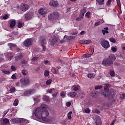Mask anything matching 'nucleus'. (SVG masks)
<instances>
[{
    "instance_id": "1",
    "label": "nucleus",
    "mask_w": 125,
    "mask_h": 125,
    "mask_svg": "<svg viewBox=\"0 0 125 125\" xmlns=\"http://www.w3.org/2000/svg\"><path fill=\"white\" fill-rule=\"evenodd\" d=\"M46 107L47 106L45 104H42L41 107L35 109L34 115L37 119L42 120V122L47 124H51L52 122L55 121V119L54 117L49 116V113L46 110Z\"/></svg>"
},
{
    "instance_id": "2",
    "label": "nucleus",
    "mask_w": 125,
    "mask_h": 125,
    "mask_svg": "<svg viewBox=\"0 0 125 125\" xmlns=\"http://www.w3.org/2000/svg\"><path fill=\"white\" fill-rule=\"evenodd\" d=\"M101 95H103L104 98H107L109 100L113 99L115 96L114 91L110 90L107 85L104 87V91L101 93Z\"/></svg>"
},
{
    "instance_id": "3",
    "label": "nucleus",
    "mask_w": 125,
    "mask_h": 125,
    "mask_svg": "<svg viewBox=\"0 0 125 125\" xmlns=\"http://www.w3.org/2000/svg\"><path fill=\"white\" fill-rule=\"evenodd\" d=\"M116 60V56L111 54L107 59H104L102 62L104 66H111L114 64V61Z\"/></svg>"
},
{
    "instance_id": "4",
    "label": "nucleus",
    "mask_w": 125,
    "mask_h": 125,
    "mask_svg": "<svg viewBox=\"0 0 125 125\" xmlns=\"http://www.w3.org/2000/svg\"><path fill=\"white\" fill-rule=\"evenodd\" d=\"M11 123L15 124H20L21 123H25V124H29L30 121L29 120L23 119V118H14L11 120Z\"/></svg>"
},
{
    "instance_id": "5",
    "label": "nucleus",
    "mask_w": 125,
    "mask_h": 125,
    "mask_svg": "<svg viewBox=\"0 0 125 125\" xmlns=\"http://www.w3.org/2000/svg\"><path fill=\"white\" fill-rule=\"evenodd\" d=\"M101 44L104 48L107 49L110 47V43H109V42L107 40H105L104 39H103L101 41Z\"/></svg>"
},
{
    "instance_id": "6",
    "label": "nucleus",
    "mask_w": 125,
    "mask_h": 125,
    "mask_svg": "<svg viewBox=\"0 0 125 125\" xmlns=\"http://www.w3.org/2000/svg\"><path fill=\"white\" fill-rule=\"evenodd\" d=\"M49 41L51 45L53 46L56 43V42H57L58 38H57L55 36H53Z\"/></svg>"
},
{
    "instance_id": "7",
    "label": "nucleus",
    "mask_w": 125,
    "mask_h": 125,
    "mask_svg": "<svg viewBox=\"0 0 125 125\" xmlns=\"http://www.w3.org/2000/svg\"><path fill=\"white\" fill-rule=\"evenodd\" d=\"M58 17L59 16L57 13H52L48 16V19H49V20H52V19H57Z\"/></svg>"
},
{
    "instance_id": "8",
    "label": "nucleus",
    "mask_w": 125,
    "mask_h": 125,
    "mask_svg": "<svg viewBox=\"0 0 125 125\" xmlns=\"http://www.w3.org/2000/svg\"><path fill=\"white\" fill-rule=\"evenodd\" d=\"M40 42L42 48V51H45L46 48L45 47V46H44V44H46V39H45V38H42Z\"/></svg>"
},
{
    "instance_id": "9",
    "label": "nucleus",
    "mask_w": 125,
    "mask_h": 125,
    "mask_svg": "<svg viewBox=\"0 0 125 125\" xmlns=\"http://www.w3.org/2000/svg\"><path fill=\"white\" fill-rule=\"evenodd\" d=\"M29 78L25 77L20 80V83L23 84V85H27L29 84Z\"/></svg>"
},
{
    "instance_id": "10",
    "label": "nucleus",
    "mask_w": 125,
    "mask_h": 125,
    "mask_svg": "<svg viewBox=\"0 0 125 125\" xmlns=\"http://www.w3.org/2000/svg\"><path fill=\"white\" fill-rule=\"evenodd\" d=\"M23 43L24 46L28 47V46H30L32 44V40L31 39H27L23 42Z\"/></svg>"
},
{
    "instance_id": "11",
    "label": "nucleus",
    "mask_w": 125,
    "mask_h": 125,
    "mask_svg": "<svg viewBox=\"0 0 125 125\" xmlns=\"http://www.w3.org/2000/svg\"><path fill=\"white\" fill-rule=\"evenodd\" d=\"M35 92H36V90L35 89L28 90L25 91L23 94L24 96H29V95H31V94H34Z\"/></svg>"
},
{
    "instance_id": "12",
    "label": "nucleus",
    "mask_w": 125,
    "mask_h": 125,
    "mask_svg": "<svg viewBox=\"0 0 125 125\" xmlns=\"http://www.w3.org/2000/svg\"><path fill=\"white\" fill-rule=\"evenodd\" d=\"M38 12L41 15H45L47 13L46 9L41 8L38 10Z\"/></svg>"
},
{
    "instance_id": "13",
    "label": "nucleus",
    "mask_w": 125,
    "mask_h": 125,
    "mask_svg": "<svg viewBox=\"0 0 125 125\" xmlns=\"http://www.w3.org/2000/svg\"><path fill=\"white\" fill-rule=\"evenodd\" d=\"M49 5L51 6H54L56 7L58 5V2L54 1V0H51L50 2L49 3Z\"/></svg>"
},
{
    "instance_id": "14",
    "label": "nucleus",
    "mask_w": 125,
    "mask_h": 125,
    "mask_svg": "<svg viewBox=\"0 0 125 125\" xmlns=\"http://www.w3.org/2000/svg\"><path fill=\"white\" fill-rule=\"evenodd\" d=\"M21 5L22 11H26V10H28L29 6L27 5V4L22 3Z\"/></svg>"
},
{
    "instance_id": "15",
    "label": "nucleus",
    "mask_w": 125,
    "mask_h": 125,
    "mask_svg": "<svg viewBox=\"0 0 125 125\" xmlns=\"http://www.w3.org/2000/svg\"><path fill=\"white\" fill-rule=\"evenodd\" d=\"M23 58V54L22 53H20L18 55L16 56L15 58V61H19L20 59Z\"/></svg>"
},
{
    "instance_id": "16",
    "label": "nucleus",
    "mask_w": 125,
    "mask_h": 125,
    "mask_svg": "<svg viewBox=\"0 0 125 125\" xmlns=\"http://www.w3.org/2000/svg\"><path fill=\"white\" fill-rule=\"evenodd\" d=\"M109 28L104 27V29L102 30V32L103 33V35H106V34H109Z\"/></svg>"
},
{
    "instance_id": "17",
    "label": "nucleus",
    "mask_w": 125,
    "mask_h": 125,
    "mask_svg": "<svg viewBox=\"0 0 125 125\" xmlns=\"http://www.w3.org/2000/svg\"><path fill=\"white\" fill-rule=\"evenodd\" d=\"M69 97H71V98H74L77 96V93L75 92H70L68 93Z\"/></svg>"
},
{
    "instance_id": "18",
    "label": "nucleus",
    "mask_w": 125,
    "mask_h": 125,
    "mask_svg": "<svg viewBox=\"0 0 125 125\" xmlns=\"http://www.w3.org/2000/svg\"><path fill=\"white\" fill-rule=\"evenodd\" d=\"M25 18L26 19V20H30V19L32 18V15L31 14V13H27L25 14Z\"/></svg>"
},
{
    "instance_id": "19",
    "label": "nucleus",
    "mask_w": 125,
    "mask_h": 125,
    "mask_svg": "<svg viewBox=\"0 0 125 125\" xmlns=\"http://www.w3.org/2000/svg\"><path fill=\"white\" fill-rule=\"evenodd\" d=\"M101 119L100 118H98L96 119L95 124L96 125H101Z\"/></svg>"
},
{
    "instance_id": "20",
    "label": "nucleus",
    "mask_w": 125,
    "mask_h": 125,
    "mask_svg": "<svg viewBox=\"0 0 125 125\" xmlns=\"http://www.w3.org/2000/svg\"><path fill=\"white\" fill-rule=\"evenodd\" d=\"M16 24V22L15 21H11L10 23V28H13V27H14Z\"/></svg>"
},
{
    "instance_id": "21",
    "label": "nucleus",
    "mask_w": 125,
    "mask_h": 125,
    "mask_svg": "<svg viewBox=\"0 0 125 125\" xmlns=\"http://www.w3.org/2000/svg\"><path fill=\"white\" fill-rule=\"evenodd\" d=\"M8 46H9L10 48H13V47H16V44L9 43H8Z\"/></svg>"
},
{
    "instance_id": "22",
    "label": "nucleus",
    "mask_w": 125,
    "mask_h": 125,
    "mask_svg": "<svg viewBox=\"0 0 125 125\" xmlns=\"http://www.w3.org/2000/svg\"><path fill=\"white\" fill-rule=\"evenodd\" d=\"M9 123V120L5 118L3 120V124H4V125H7V124Z\"/></svg>"
},
{
    "instance_id": "23",
    "label": "nucleus",
    "mask_w": 125,
    "mask_h": 125,
    "mask_svg": "<svg viewBox=\"0 0 125 125\" xmlns=\"http://www.w3.org/2000/svg\"><path fill=\"white\" fill-rule=\"evenodd\" d=\"M38 59H39V57H34L32 58L31 61L32 62H37Z\"/></svg>"
},
{
    "instance_id": "24",
    "label": "nucleus",
    "mask_w": 125,
    "mask_h": 125,
    "mask_svg": "<svg viewBox=\"0 0 125 125\" xmlns=\"http://www.w3.org/2000/svg\"><path fill=\"white\" fill-rule=\"evenodd\" d=\"M104 0H96V1L98 2V4L100 5H102V4H104Z\"/></svg>"
},
{
    "instance_id": "25",
    "label": "nucleus",
    "mask_w": 125,
    "mask_h": 125,
    "mask_svg": "<svg viewBox=\"0 0 125 125\" xmlns=\"http://www.w3.org/2000/svg\"><path fill=\"white\" fill-rule=\"evenodd\" d=\"M79 87H80L79 86H76V85H73L72 87V88H73V90L74 91H77V90H79Z\"/></svg>"
},
{
    "instance_id": "26",
    "label": "nucleus",
    "mask_w": 125,
    "mask_h": 125,
    "mask_svg": "<svg viewBox=\"0 0 125 125\" xmlns=\"http://www.w3.org/2000/svg\"><path fill=\"white\" fill-rule=\"evenodd\" d=\"M2 73L4 74L5 75H9L10 74V71L8 70H2Z\"/></svg>"
},
{
    "instance_id": "27",
    "label": "nucleus",
    "mask_w": 125,
    "mask_h": 125,
    "mask_svg": "<svg viewBox=\"0 0 125 125\" xmlns=\"http://www.w3.org/2000/svg\"><path fill=\"white\" fill-rule=\"evenodd\" d=\"M87 76H88V78H89V79H93V78L95 77V75H94V74L92 73H89L87 75Z\"/></svg>"
},
{
    "instance_id": "28",
    "label": "nucleus",
    "mask_w": 125,
    "mask_h": 125,
    "mask_svg": "<svg viewBox=\"0 0 125 125\" xmlns=\"http://www.w3.org/2000/svg\"><path fill=\"white\" fill-rule=\"evenodd\" d=\"M72 111H70L67 114V118L69 120H71L72 119V117L71 116H72Z\"/></svg>"
},
{
    "instance_id": "29",
    "label": "nucleus",
    "mask_w": 125,
    "mask_h": 125,
    "mask_svg": "<svg viewBox=\"0 0 125 125\" xmlns=\"http://www.w3.org/2000/svg\"><path fill=\"white\" fill-rule=\"evenodd\" d=\"M45 77H48L49 76V71L48 70H45L44 73Z\"/></svg>"
},
{
    "instance_id": "30",
    "label": "nucleus",
    "mask_w": 125,
    "mask_h": 125,
    "mask_svg": "<svg viewBox=\"0 0 125 125\" xmlns=\"http://www.w3.org/2000/svg\"><path fill=\"white\" fill-rule=\"evenodd\" d=\"M85 12H86V8H83L80 11V13L84 14V15L85 14Z\"/></svg>"
},
{
    "instance_id": "31",
    "label": "nucleus",
    "mask_w": 125,
    "mask_h": 125,
    "mask_svg": "<svg viewBox=\"0 0 125 125\" xmlns=\"http://www.w3.org/2000/svg\"><path fill=\"white\" fill-rule=\"evenodd\" d=\"M43 100H44V101H46V102H48V101H49V99L48 98V97L44 96L43 97Z\"/></svg>"
},
{
    "instance_id": "32",
    "label": "nucleus",
    "mask_w": 125,
    "mask_h": 125,
    "mask_svg": "<svg viewBox=\"0 0 125 125\" xmlns=\"http://www.w3.org/2000/svg\"><path fill=\"white\" fill-rule=\"evenodd\" d=\"M110 42H112L113 43H115V42H116V39H115V38H111L109 39Z\"/></svg>"
},
{
    "instance_id": "33",
    "label": "nucleus",
    "mask_w": 125,
    "mask_h": 125,
    "mask_svg": "<svg viewBox=\"0 0 125 125\" xmlns=\"http://www.w3.org/2000/svg\"><path fill=\"white\" fill-rule=\"evenodd\" d=\"M52 82V80L51 79H49L48 80L46 81V84H47V85H48V84H50V83H51Z\"/></svg>"
},
{
    "instance_id": "34",
    "label": "nucleus",
    "mask_w": 125,
    "mask_h": 125,
    "mask_svg": "<svg viewBox=\"0 0 125 125\" xmlns=\"http://www.w3.org/2000/svg\"><path fill=\"white\" fill-rule=\"evenodd\" d=\"M67 40H73L74 39H75V36H67V37L66 38Z\"/></svg>"
},
{
    "instance_id": "35",
    "label": "nucleus",
    "mask_w": 125,
    "mask_h": 125,
    "mask_svg": "<svg viewBox=\"0 0 125 125\" xmlns=\"http://www.w3.org/2000/svg\"><path fill=\"white\" fill-rule=\"evenodd\" d=\"M14 106H17L18 105V100L17 99H16L13 103Z\"/></svg>"
},
{
    "instance_id": "36",
    "label": "nucleus",
    "mask_w": 125,
    "mask_h": 125,
    "mask_svg": "<svg viewBox=\"0 0 125 125\" xmlns=\"http://www.w3.org/2000/svg\"><path fill=\"white\" fill-rule=\"evenodd\" d=\"M110 75L111 77H115V72L113 70L110 71Z\"/></svg>"
},
{
    "instance_id": "37",
    "label": "nucleus",
    "mask_w": 125,
    "mask_h": 125,
    "mask_svg": "<svg viewBox=\"0 0 125 125\" xmlns=\"http://www.w3.org/2000/svg\"><path fill=\"white\" fill-rule=\"evenodd\" d=\"M85 16L87 17V18H89L90 17V12H87L86 14H85Z\"/></svg>"
},
{
    "instance_id": "38",
    "label": "nucleus",
    "mask_w": 125,
    "mask_h": 125,
    "mask_svg": "<svg viewBox=\"0 0 125 125\" xmlns=\"http://www.w3.org/2000/svg\"><path fill=\"white\" fill-rule=\"evenodd\" d=\"M91 42V40H85V44H89Z\"/></svg>"
},
{
    "instance_id": "39",
    "label": "nucleus",
    "mask_w": 125,
    "mask_h": 125,
    "mask_svg": "<svg viewBox=\"0 0 125 125\" xmlns=\"http://www.w3.org/2000/svg\"><path fill=\"white\" fill-rule=\"evenodd\" d=\"M60 95L62 97V98H65L66 94H65V93H64V92H62L60 94Z\"/></svg>"
},
{
    "instance_id": "40",
    "label": "nucleus",
    "mask_w": 125,
    "mask_h": 125,
    "mask_svg": "<svg viewBox=\"0 0 125 125\" xmlns=\"http://www.w3.org/2000/svg\"><path fill=\"white\" fill-rule=\"evenodd\" d=\"M84 112L87 114H89L90 113V110L89 109V108H87L85 109Z\"/></svg>"
},
{
    "instance_id": "41",
    "label": "nucleus",
    "mask_w": 125,
    "mask_h": 125,
    "mask_svg": "<svg viewBox=\"0 0 125 125\" xmlns=\"http://www.w3.org/2000/svg\"><path fill=\"white\" fill-rule=\"evenodd\" d=\"M102 88V85L96 86L95 87V89H101Z\"/></svg>"
},
{
    "instance_id": "42",
    "label": "nucleus",
    "mask_w": 125,
    "mask_h": 125,
    "mask_svg": "<svg viewBox=\"0 0 125 125\" xmlns=\"http://www.w3.org/2000/svg\"><path fill=\"white\" fill-rule=\"evenodd\" d=\"M79 42L82 44H85V40L80 41Z\"/></svg>"
},
{
    "instance_id": "43",
    "label": "nucleus",
    "mask_w": 125,
    "mask_h": 125,
    "mask_svg": "<svg viewBox=\"0 0 125 125\" xmlns=\"http://www.w3.org/2000/svg\"><path fill=\"white\" fill-rule=\"evenodd\" d=\"M83 19L80 16L76 19V21H81Z\"/></svg>"
},
{
    "instance_id": "44",
    "label": "nucleus",
    "mask_w": 125,
    "mask_h": 125,
    "mask_svg": "<svg viewBox=\"0 0 125 125\" xmlns=\"http://www.w3.org/2000/svg\"><path fill=\"white\" fill-rule=\"evenodd\" d=\"M8 110V112H10L11 113L12 112H13L14 111V108L12 107L10 109H7Z\"/></svg>"
},
{
    "instance_id": "45",
    "label": "nucleus",
    "mask_w": 125,
    "mask_h": 125,
    "mask_svg": "<svg viewBox=\"0 0 125 125\" xmlns=\"http://www.w3.org/2000/svg\"><path fill=\"white\" fill-rule=\"evenodd\" d=\"M11 69L12 71H14L16 70V68H15V66H14V65H12L11 66Z\"/></svg>"
},
{
    "instance_id": "46",
    "label": "nucleus",
    "mask_w": 125,
    "mask_h": 125,
    "mask_svg": "<svg viewBox=\"0 0 125 125\" xmlns=\"http://www.w3.org/2000/svg\"><path fill=\"white\" fill-rule=\"evenodd\" d=\"M7 113H8V111L7 110V109L6 110H5L3 112V114L2 115L3 117H5V116L6 115V114H7Z\"/></svg>"
},
{
    "instance_id": "47",
    "label": "nucleus",
    "mask_w": 125,
    "mask_h": 125,
    "mask_svg": "<svg viewBox=\"0 0 125 125\" xmlns=\"http://www.w3.org/2000/svg\"><path fill=\"white\" fill-rule=\"evenodd\" d=\"M11 78L13 79V80H16V78H17V77H16V75H15V74H13L12 75V77H11Z\"/></svg>"
},
{
    "instance_id": "48",
    "label": "nucleus",
    "mask_w": 125,
    "mask_h": 125,
    "mask_svg": "<svg viewBox=\"0 0 125 125\" xmlns=\"http://www.w3.org/2000/svg\"><path fill=\"white\" fill-rule=\"evenodd\" d=\"M3 60V56L0 55V63H1V61Z\"/></svg>"
},
{
    "instance_id": "49",
    "label": "nucleus",
    "mask_w": 125,
    "mask_h": 125,
    "mask_svg": "<svg viewBox=\"0 0 125 125\" xmlns=\"http://www.w3.org/2000/svg\"><path fill=\"white\" fill-rule=\"evenodd\" d=\"M65 105L67 107H70V106H71V103L70 102H67L66 104H65Z\"/></svg>"
},
{
    "instance_id": "50",
    "label": "nucleus",
    "mask_w": 125,
    "mask_h": 125,
    "mask_svg": "<svg viewBox=\"0 0 125 125\" xmlns=\"http://www.w3.org/2000/svg\"><path fill=\"white\" fill-rule=\"evenodd\" d=\"M111 50H112V51H113V52H116V51H117V48L116 47H111Z\"/></svg>"
},
{
    "instance_id": "51",
    "label": "nucleus",
    "mask_w": 125,
    "mask_h": 125,
    "mask_svg": "<svg viewBox=\"0 0 125 125\" xmlns=\"http://www.w3.org/2000/svg\"><path fill=\"white\" fill-rule=\"evenodd\" d=\"M18 28H21V27H22V23L21 22H19L18 23Z\"/></svg>"
},
{
    "instance_id": "52",
    "label": "nucleus",
    "mask_w": 125,
    "mask_h": 125,
    "mask_svg": "<svg viewBox=\"0 0 125 125\" xmlns=\"http://www.w3.org/2000/svg\"><path fill=\"white\" fill-rule=\"evenodd\" d=\"M112 1V0H108L107 2H106V5H110L111 4V2Z\"/></svg>"
},
{
    "instance_id": "53",
    "label": "nucleus",
    "mask_w": 125,
    "mask_h": 125,
    "mask_svg": "<svg viewBox=\"0 0 125 125\" xmlns=\"http://www.w3.org/2000/svg\"><path fill=\"white\" fill-rule=\"evenodd\" d=\"M84 56L85 57H86V58H88V57H89V56H90V55L88 53H87V54H84Z\"/></svg>"
},
{
    "instance_id": "54",
    "label": "nucleus",
    "mask_w": 125,
    "mask_h": 125,
    "mask_svg": "<svg viewBox=\"0 0 125 125\" xmlns=\"http://www.w3.org/2000/svg\"><path fill=\"white\" fill-rule=\"evenodd\" d=\"M79 16L81 18H83V16H84V14H83L82 13H80V15Z\"/></svg>"
},
{
    "instance_id": "55",
    "label": "nucleus",
    "mask_w": 125,
    "mask_h": 125,
    "mask_svg": "<svg viewBox=\"0 0 125 125\" xmlns=\"http://www.w3.org/2000/svg\"><path fill=\"white\" fill-rule=\"evenodd\" d=\"M54 89V88L49 89L47 91V92H48V93H51L52 92V91H53Z\"/></svg>"
},
{
    "instance_id": "56",
    "label": "nucleus",
    "mask_w": 125,
    "mask_h": 125,
    "mask_svg": "<svg viewBox=\"0 0 125 125\" xmlns=\"http://www.w3.org/2000/svg\"><path fill=\"white\" fill-rule=\"evenodd\" d=\"M10 92H14L15 91V88L13 87L10 89Z\"/></svg>"
},
{
    "instance_id": "57",
    "label": "nucleus",
    "mask_w": 125,
    "mask_h": 125,
    "mask_svg": "<svg viewBox=\"0 0 125 125\" xmlns=\"http://www.w3.org/2000/svg\"><path fill=\"white\" fill-rule=\"evenodd\" d=\"M22 75H23L24 76H25L26 75V70L25 69H23L22 70V72H21Z\"/></svg>"
},
{
    "instance_id": "58",
    "label": "nucleus",
    "mask_w": 125,
    "mask_h": 125,
    "mask_svg": "<svg viewBox=\"0 0 125 125\" xmlns=\"http://www.w3.org/2000/svg\"><path fill=\"white\" fill-rule=\"evenodd\" d=\"M8 17V16L7 15H6L3 17V19H4V20H6Z\"/></svg>"
},
{
    "instance_id": "59",
    "label": "nucleus",
    "mask_w": 125,
    "mask_h": 125,
    "mask_svg": "<svg viewBox=\"0 0 125 125\" xmlns=\"http://www.w3.org/2000/svg\"><path fill=\"white\" fill-rule=\"evenodd\" d=\"M85 33H86L85 31H82L80 32V35H84Z\"/></svg>"
},
{
    "instance_id": "60",
    "label": "nucleus",
    "mask_w": 125,
    "mask_h": 125,
    "mask_svg": "<svg viewBox=\"0 0 125 125\" xmlns=\"http://www.w3.org/2000/svg\"><path fill=\"white\" fill-rule=\"evenodd\" d=\"M99 25H100V22H96L95 23V26H98Z\"/></svg>"
},
{
    "instance_id": "61",
    "label": "nucleus",
    "mask_w": 125,
    "mask_h": 125,
    "mask_svg": "<svg viewBox=\"0 0 125 125\" xmlns=\"http://www.w3.org/2000/svg\"><path fill=\"white\" fill-rule=\"evenodd\" d=\"M93 52H94V50L93 49H91L89 55H92V54H93Z\"/></svg>"
},
{
    "instance_id": "62",
    "label": "nucleus",
    "mask_w": 125,
    "mask_h": 125,
    "mask_svg": "<svg viewBox=\"0 0 125 125\" xmlns=\"http://www.w3.org/2000/svg\"><path fill=\"white\" fill-rule=\"evenodd\" d=\"M53 97H56V96H57V93H55V94L52 95Z\"/></svg>"
},
{
    "instance_id": "63",
    "label": "nucleus",
    "mask_w": 125,
    "mask_h": 125,
    "mask_svg": "<svg viewBox=\"0 0 125 125\" xmlns=\"http://www.w3.org/2000/svg\"><path fill=\"white\" fill-rule=\"evenodd\" d=\"M34 101H35V102H37V101H39L38 98H34Z\"/></svg>"
},
{
    "instance_id": "64",
    "label": "nucleus",
    "mask_w": 125,
    "mask_h": 125,
    "mask_svg": "<svg viewBox=\"0 0 125 125\" xmlns=\"http://www.w3.org/2000/svg\"><path fill=\"white\" fill-rule=\"evenodd\" d=\"M26 61L25 60L21 61V64H25Z\"/></svg>"
}]
</instances>
